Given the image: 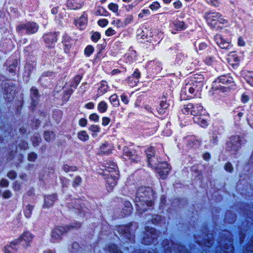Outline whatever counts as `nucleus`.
<instances>
[{"instance_id":"nucleus-1","label":"nucleus","mask_w":253,"mask_h":253,"mask_svg":"<svg viewBox=\"0 0 253 253\" xmlns=\"http://www.w3.org/2000/svg\"><path fill=\"white\" fill-rule=\"evenodd\" d=\"M153 197V192L150 187H141L138 189L134 202L140 213L146 211L148 207L152 206L151 199Z\"/></svg>"},{"instance_id":"nucleus-2","label":"nucleus","mask_w":253,"mask_h":253,"mask_svg":"<svg viewBox=\"0 0 253 253\" xmlns=\"http://www.w3.org/2000/svg\"><path fill=\"white\" fill-rule=\"evenodd\" d=\"M204 17L208 24L212 28L219 27L218 24L226 25L228 23L218 12H207L205 13Z\"/></svg>"},{"instance_id":"nucleus-3","label":"nucleus","mask_w":253,"mask_h":253,"mask_svg":"<svg viewBox=\"0 0 253 253\" xmlns=\"http://www.w3.org/2000/svg\"><path fill=\"white\" fill-rule=\"evenodd\" d=\"M234 85L235 84L232 78L226 76H222L214 82L212 87L215 90H221L222 92H224V88H232Z\"/></svg>"},{"instance_id":"nucleus-4","label":"nucleus","mask_w":253,"mask_h":253,"mask_svg":"<svg viewBox=\"0 0 253 253\" xmlns=\"http://www.w3.org/2000/svg\"><path fill=\"white\" fill-rule=\"evenodd\" d=\"M204 111L203 107L200 104H193L189 103L184 105L182 109L183 114H189L197 117L199 116H202Z\"/></svg>"},{"instance_id":"nucleus-5","label":"nucleus","mask_w":253,"mask_h":253,"mask_svg":"<svg viewBox=\"0 0 253 253\" xmlns=\"http://www.w3.org/2000/svg\"><path fill=\"white\" fill-rule=\"evenodd\" d=\"M39 29V26L33 22H28L26 23H21L16 27L17 32L22 34L24 32L29 35L36 33Z\"/></svg>"},{"instance_id":"nucleus-6","label":"nucleus","mask_w":253,"mask_h":253,"mask_svg":"<svg viewBox=\"0 0 253 253\" xmlns=\"http://www.w3.org/2000/svg\"><path fill=\"white\" fill-rule=\"evenodd\" d=\"M33 239V235L30 232L26 231L24 232L18 239L14 240L12 242H16V248L20 244L25 248H27L30 246Z\"/></svg>"},{"instance_id":"nucleus-7","label":"nucleus","mask_w":253,"mask_h":253,"mask_svg":"<svg viewBox=\"0 0 253 253\" xmlns=\"http://www.w3.org/2000/svg\"><path fill=\"white\" fill-rule=\"evenodd\" d=\"M69 230L68 226H59L54 228L51 234V238L53 240L60 239L61 235L67 232Z\"/></svg>"},{"instance_id":"nucleus-8","label":"nucleus","mask_w":253,"mask_h":253,"mask_svg":"<svg viewBox=\"0 0 253 253\" xmlns=\"http://www.w3.org/2000/svg\"><path fill=\"white\" fill-rule=\"evenodd\" d=\"M156 170L161 178L165 179L169 172L170 167L167 163H162Z\"/></svg>"},{"instance_id":"nucleus-9","label":"nucleus","mask_w":253,"mask_h":253,"mask_svg":"<svg viewBox=\"0 0 253 253\" xmlns=\"http://www.w3.org/2000/svg\"><path fill=\"white\" fill-rule=\"evenodd\" d=\"M155 233L156 230L154 228H148L144 237V243L146 245H149L153 243V240L155 238Z\"/></svg>"},{"instance_id":"nucleus-10","label":"nucleus","mask_w":253,"mask_h":253,"mask_svg":"<svg viewBox=\"0 0 253 253\" xmlns=\"http://www.w3.org/2000/svg\"><path fill=\"white\" fill-rule=\"evenodd\" d=\"M227 146L229 150H236L241 145L240 139L239 136H233L230 141L227 142Z\"/></svg>"},{"instance_id":"nucleus-11","label":"nucleus","mask_w":253,"mask_h":253,"mask_svg":"<svg viewBox=\"0 0 253 253\" xmlns=\"http://www.w3.org/2000/svg\"><path fill=\"white\" fill-rule=\"evenodd\" d=\"M105 170L109 172L110 174H113V176L115 177H117L119 175L118 167L113 162H107L105 166Z\"/></svg>"},{"instance_id":"nucleus-12","label":"nucleus","mask_w":253,"mask_h":253,"mask_svg":"<svg viewBox=\"0 0 253 253\" xmlns=\"http://www.w3.org/2000/svg\"><path fill=\"white\" fill-rule=\"evenodd\" d=\"M214 41L221 48L229 49L230 46V42L226 41L220 35H216L214 37Z\"/></svg>"},{"instance_id":"nucleus-13","label":"nucleus","mask_w":253,"mask_h":253,"mask_svg":"<svg viewBox=\"0 0 253 253\" xmlns=\"http://www.w3.org/2000/svg\"><path fill=\"white\" fill-rule=\"evenodd\" d=\"M44 38L46 43L49 47H53L57 41V35L55 33H50L44 35Z\"/></svg>"},{"instance_id":"nucleus-14","label":"nucleus","mask_w":253,"mask_h":253,"mask_svg":"<svg viewBox=\"0 0 253 253\" xmlns=\"http://www.w3.org/2000/svg\"><path fill=\"white\" fill-rule=\"evenodd\" d=\"M119 175L117 177L113 176V174H111L110 177L107 178L106 180L107 188L108 191H111L113 190L117 183V180L118 178Z\"/></svg>"},{"instance_id":"nucleus-15","label":"nucleus","mask_w":253,"mask_h":253,"mask_svg":"<svg viewBox=\"0 0 253 253\" xmlns=\"http://www.w3.org/2000/svg\"><path fill=\"white\" fill-rule=\"evenodd\" d=\"M56 199V196L55 194L46 196L44 198L43 207L45 209L50 208L53 205V204Z\"/></svg>"},{"instance_id":"nucleus-16","label":"nucleus","mask_w":253,"mask_h":253,"mask_svg":"<svg viewBox=\"0 0 253 253\" xmlns=\"http://www.w3.org/2000/svg\"><path fill=\"white\" fill-rule=\"evenodd\" d=\"M87 23V16L85 13L76 22V26L80 29H84Z\"/></svg>"},{"instance_id":"nucleus-17","label":"nucleus","mask_w":253,"mask_h":253,"mask_svg":"<svg viewBox=\"0 0 253 253\" xmlns=\"http://www.w3.org/2000/svg\"><path fill=\"white\" fill-rule=\"evenodd\" d=\"M147 163L149 166L156 169L158 168L160 164L162 163L160 162L157 156H155L151 157V158L147 159Z\"/></svg>"},{"instance_id":"nucleus-18","label":"nucleus","mask_w":253,"mask_h":253,"mask_svg":"<svg viewBox=\"0 0 253 253\" xmlns=\"http://www.w3.org/2000/svg\"><path fill=\"white\" fill-rule=\"evenodd\" d=\"M124 156H126L125 159H129L134 161H137L138 160V156L135 154V152L133 151H130L127 149L124 150Z\"/></svg>"},{"instance_id":"nucleus-19","label":"nucleus","mask_w":253,"mask_h":253,"mask_svg":"<svg viewBox=\"0 0 253 253\" xmlns=\"http://www.w3.org/2000/svg\"><path fill=\"white\" fill-rule=\"evenodd\" d=\"M108 90V85L105 82H102L98 90L97 95L101 96L106 93Z\"/></svg>"},{"instance_id":"nucleus-20","label":"nucleus","mask_w":253,"mask_h":253,"mask_svg":"<svg viewBox=\"0 0 253 253\" xmlns=\"http://www.w3.org/2000/svg\"><path fill=\"white\" fill-rule=\"evenodd\" d=\"M67 6L70 9L75 10L80 8L81 5L76 3L74 0H68L67 1Z\"/></svg>"},{"instance_id":"nucleus-21","label":"nucleus","mask_w":253,"mask_h":253,"mask_svg":"<svg viewBox=\"0 0 253 253\" xmlns=\"http://www.w3.org/2000/svg\"><path fill=\"white\" fill-rule=\"evenodd\" d=\"M38 93L37 89L35 87H32L31 89V98L32 103L33 105L37 103L38 100Z\"/></svg>"},{"instance_id":"nucleus-22","label":"nucleus","mask_w":253,"mask_h":253,"mask_svg":"<svg viewBox=\"0 0 253 253\" xmlns=\"http://www.w3.org/2000/svg\"><path fill=\"white\" fill-rule=\"evenodd\" d=\"M169 106V104L166 102L162 101L160 102L159 107L157 108V111L160 114H163L165 113Z\"/></svg>"},{"instance_id":"nucleus-23","label":"nucleus","mask_w":253,"mask_h":253,"mask_svg":"<svg viewBox=\"0 0 253 253\" xmlns=\"http://www.w3.org/2000/svg\"><path fill=\"white\" fill-rule=\"evenodd\" d=\"M107 109L108 105L104 101H100L97 105V109L101 113L105 112Z\"/></svg>"},{"instance_id":"nucleus-24","label":"nucleus","mask_w":253,"mask_h":253,"mask_svg":"<svg viewBox=\"0 0 253 253\" xmlns=\"http://www.w3.org/2000/svg\"><path fill=\"white\" fill-rule=\"evenodd\" d=\"M16 242H11L9 246H5L3 251L5 253H12V250H17V248L15 247Z\"/></svg>"},{"instance_id":"nucleus-25","label":"nucleus","mask_w":253,"mask_h":253,"mask_svg":"<svg viewBox=\"0 0 253 253\" xmlns=\"http://www.w3.org/2000/svg\"><path fill=\"white\" fill-rule=\"evenodd\" d=\"M119 231L121 232L122 234H125L126 238H129L130 237L129 235L130 233L129 227L127 226L121 227L119 229Z\"/></svg>"},{"instance_id":"nucleus-26","label":"nucleus","mask_w":253,"mask_h":253,"mask_svg":"<svg viewBox=\"0 0 253 253\" xmlns=\"http://www.w3.org/2000/svg\"><path fill=\"white\" fill-rule=\"evenodd\" d=\"M193 86L191 84H186L182 89V92H184L186 93L187 91H188L190 94H192L195 91Z\"/></svg>"},{"instance_id":"nucleus-27","label":"nucleus","mask_w":253,"mask_h":253,"mask_svg":"<svg viewBox=\"0 0 253 253\" xmlns=\"http://www.w3.org/2000/svg\"><path fill=\"white\" fill-rule=\"evenodd\" d=\"M78 137L80 140L83 141H86L89 139V135L87 134L86 131L84 130L79 132Z\"/></svg>"},{"instance_id":"nucleus-28","label":"nucleus","mask_w":253,"mask_h":253,"mask_svg":"<svg viewBox=\"0 0 253 253\" xmlns=\"http://www.w3.org/2000/svg\"><path fill=\"white\" fill-rule=\"evenodd\" d=\"M200 117H195L193 118V121L195 123L198 124L200 126L203 127H206L208 126V123L205 119H202V122H200Z\"/></svg>"},{"instance_id":"nucleus-29","label":"nucleus","mask_w":253,"mask_h":253,"mask_svg":"<svg viewBox=\"0 0 253 253\" xmlns=\"http://www.w3.org/2000/svg\"><path fill=\"white\" fill-rule=\"evenodd\" d=\"M109 100L110 103L114 106V107H118L119 105V101L118 99V96L116 94H114L112 95L110 98Z\"/></svg>"},{"instance_id":"nucleus-30","label":"nucleus","mask_w":253,"mask_h":253,"mask_svg":"<svg viewBox=\"0 0 253 253\" xmlns=\"http://www.w3.org/2000/svg\"><path fill=\"white\" fill-rule=\"evenodd\" d=\"M173 24L176 30H182L185 29V24L183 21H175Z\"/></svg>"},{"instance_id":"nucleus-31","label":"nucleus","mask_w":253,"mask_h":253,"mask_svg":"<svg viewBox=\"0 0 253 253\" xmlns=\"http://www.w3.org/2000/svg\"><path fill=\"white\" fill-rule=\"evenodd\" d=\"M33 209L34 207L32 205H28L26 207L24 211V214L26 217L29 218L31 216Z\"/></svg>"},{"instance_id":"nucleus-32","label":"nucleus","mask_w":253,"mask_h":253,"mask_svg":"<svg viewBox=\"0 0 253 253\" xmlns=\"http://www.w3.org/2000/svg\"><path fill=\"white\" fill-rule=\"evenodd\" d=\"M44 137L46 141H49L54 138L55 135L53 132L47 131L44 133Z\"/></svg>"},{"instance_id":"nucleus-33","label":"nucleus","mask_w":253,"mask_h":253,"mask_svg":"<svg viewBox=\"0 0 253 253\" xmlns=\"http://www.w3.org/2000/svg\"><path fill=\"white\" fill-rule=\"evenodd\" d=\"M222 251H223L224 253H233V247L231 242H230L229 244H227L225 246L223 247Z\"/></svg>"},{"instance_id":"nucleus-34","label":"nucleus","mask_w":253,"mask_h":253,"mask_svg":"<svg viewBox=\"0 0 253 253\" xmlns=\"http://www.w3.org/2000/svg\"><path fill=\"white\" fill-rule=\"evenodd\" d=\"M82 77L80 76H76L71 83V86L76 88L81 82Z\"/></svg>"},{"instance_id":"nucleus-35","label":"nucleus","mask_w":253,"mask_h":253,"mask_svg":"<svg viewBox=\"0 0 253 253\" xmlns=\"http://www.w3.org/2000/svg\"><path fill=\"white\" fill-rule=\"evenodd\" d=\"M146 153L147 155V160L156 156L155 155L154 149L152 147L148 148L146 151Z\"/></svg>"},{"instance_id":"nucleus-36","label":"nucleus","mask_w":253,"mask_h":253,"mask_svg":"<svg viewBox=\"0 0 253 253\" xmlns=\"http://www.w3.org/2000/svg\"><path fill=\"white\" fill-rule=\"evenodd\" d=\"M73 205H70L71 207H72L73 209H77L80 211V208H81V201L80 200H75L73 203H72Z\"/></svg>"},{"instance_id":"nucleus-37","label":"nucleus","mask_w":253,"mask_h":253,"mask_svg":"<svg viewBox=\"0 0 253 253\" xmlns=\"http://www.w3.org/2000/svg\"><path fill=\"white\" fill-rule=\"evenodd\" d=\"M108 250L111 253H122L121 251L118 250V248L114 244L109 246Z\"/></svg>"},{"instance_id":"nucleus-38","label":"nucleus","mask_w":253,"mask_h":253,"mask_svg":"<svg viewBox=\"0 0 253 253\" xmlns=\"http://www.w3.org/2000/svg\"><path fill=\"white\" fill-rule=\"evenodd\" d=\"M94 48L91 45H88L84 49V54L87 56H89L93 52Z\"/></svg>"},{"instance_id":"nucleus-39","label":"nucleus","mask_w":253,"mask_h":253,"mask_svg":"<svg viewBox=\"0 0 253 253\" xmlns=\"http://www.w3.org/2000/svg\"><path fill=\"white\" fill-rule=\"evenodd\" d=\"M118 5L116 3H111L108 5V8L114 12H117L118 10Z\"/></svg>"},{"instance_id":"nucleus-40","label":"nucleus","mask_w":253,"mask_h":253,"mask_svg":"<svg viewBox=\"0 0 253 253\" xmlns=\"http://www.w3.org/2000/svg\"><path fill=\"white\" fill-rule=\"evenodd\" d=\"M100 37L101 35L98 32H94L91 36V40L96 42L100 39Z\"/></svg>"},{"instance_id":"nucleus-41","label":"nucleus","mask_w":253,"mask_h":253,"mask_svg":"<svg viewBox=\"0 0 253 253\" xmlns=\"http://www.w3.org/2000/svg\"><path fill=\"white\" fill-rule=\"evenodd\" d=\"M63 169L65 172H68L69 171L76 170L77 168L76 167H70L67 165H65L63 166Z\"/></svg>"},{"instance_id":"nucleus-42","label":"nucleus","mask_w":253,"mask_h":253,"mask_svg":"<svg viewBox=\"0 0 253 253\" xmlns=\"http://www.w3.org/2000/svg\"><path fill=\"white\" fill-rule=\"evenodd\" d=\"M12 196V193L9 190H6L4 191L2 193V197L4 199H9L10 197H11Z\"/></svg>"},{"instance_id":"nucleus-43","label":"nucleus","mask_w":253,"mask_h":253,"mask_svg":"<svg viewBox=\"0 0 253 253\" xmlns=\"http://www.w3.org/2000/svg\"><path fill=\"white\" fill-rule=\"evenodd\" d=\"M89 129L93 132H99L100 131V128L97 125H91L90 126Z\"/></svg>"},{"instance_id":"nucleus-44","label":"nucleus","mask_w":253,"mask_h":253,"mask_svg":"<svg viewBox=\"0 0 253 253\" xmlns=\"http://www.w3.org/2000/svg\"><path fill=\"white\" fill-rule=\"evenodd\" d=\"M99 116L98 114H97L96 113H93V114H91L89 117V119L91 120V121H93L94 122H98V120H99Z\"/></svg>"},{"instance_id":"nucleus-45","label":"nucleus","mask_w":253,"mask_h":253,"mask_svg":"<svg viewBox=\"0 0 253 253\" xmlns=\"http://www.w3.org/2000/svg\"><path fill=\"white\" fill-rule=\"evenodd\" d=\"M160 7V4L158 2H153L149 6L150 8L153 10H156Z\"/></svg>"},{"instance_id":"nucleus-46","label":"nucleus","mask_w":253,"mask_h":253,"mask_svg":"<svg viewBox=\"0 0 253 253\" xmlns=\"http://www.w3.org/2000/svg\"><path fill=\"white\" fill-rule=\"evenodd\" d=\"M37 159V155L36 153L32 152L28 155V160L31 162H34Z\"/></svg>"},{"instance_id":"nucleus-47","label":"nucleus","mask_w":253,"mask_h":253,"mask_svg":"<svg viewBox=\"0 0 253 253\" xmlns=\"http://www.w3.org/2000/svg\"><path fill=\"white\" fill-rule=\"evenodd\" d=\"M108 24V21L106 19H100L98 21V24L102 27H104Z\"/></svg>"},{"instance_id":"nucleus-48","label":"nucleus","mask_w":253,"mask_h":253,"mask_svg":"<svg viewBox=\"0 0 253 253\" xmlns=\"http://www.w3.org/2000/svg\"><path fill=\"white\" fill-rule=\"evenodd\" d=\"M9 185V182L7 179H2L0 180V186L1 187H7Z\"/></svg>"},{"instance_id":"nucleus-49","label":"nucleus","mask_w":253,"mask_h":253,"mask_svg":"<svg viewBox=\"0 0 253 253\" xmlns=\"http://www.w3.org/2000/svg\"><path fill=\"white\" fill-rule=\"evenodd\" d=\"M111 120L110 118L104 117L102 119V125L103 126H107L110 122Z\"/></svg>"},{"instance_id":"nucleus-50","label":"nucleus","mask_w":253,"mask_h":253,"mask_svg":"<svg viewBox=\"0 0 253 253\" xmlns=\"http://www.w3.org/2000/svg\"><path fill=\"white\" fill-rule=\"evenodd\" d=\"M207 2L211 5L218 6L219 4L218 0H206Z\"/></svg>"},{"instance_id":"nucleus-51","label":"nucleus","mask_w":253,"mask_h":253,"mask_svg":"<svg viewBox=\"0 0 253 253\" xmlns=\"http://www.w3.org/2000/svg\"><path fill=\"white\" fill-rule=\"evenodd\" d=\"M150 14V11L148 9H143L141 11V12L138 14L139 18H143L145 15H148Z\"/></svg>"},{"instance_id":"nucleus-52","label":"nucleus","mask_w":253,"mask_h":253,"mask_svg":"<svg viewBox=\"0 0 253 253\" xmlns=\"http://www.w3.org/2000/svg\"><path fill=\"white\" fill-rule=\"evenodd\" d=\"M12 188L15 191H18L20 189V184L17 181H15L13 183Z\"/></svg>"},{"instance_id":"nucleus-53","label":"nucleus","mask_w":253,"mask_h":253,"mask_svg":"<svg viewBox=\"0 0 253 253\" xmlns=\"http://www.w3.org/2000/svg\"><path fill=\"white\" fill-rule=\"evenodd\" d=\"M115 34V31L114 30L112 29L111 28H108L105 32V34L107 36H111Z\"/></svg>"},{"instance_id":"nucleus-54","label":"nucleus","mask_w":253,"mask_h":253,"mask_svg":"<svg viewBox=\"0 0 253 253\" xmlns=\"http://www.w3.org/2000/svg\"><path fill=\"white\" fill-rule=\"evenodd\" d=\"M16 173L14 171H10L8 172L7 176L8 178L13 179L16 177Z\"/></svg>"},{"instance_id":"nucleus-55","label":"nucleus","mask_w":253,"mask_h":253,"mask_svg":"<svg viewBox=\"0 0 253 253\" xmlns=\"http://www.w3.org/2000/svg\"><path fill=\"white\" fill-rule=\"evenodd\" d=\"M81 181L82 179L80 176L76 177L73 181V186H75L78 185L81 183Z\"/></svg>"},{"instance_id":"nucleus-56","label":"nucleus","mask_w":253,"mask_h":253,"mask_svg":"<svg viewBox=\"0 0 253 253\" xmlns=\"http://www.w3.org/2000/svg\"><path fill=\"white\" fill-rule=\"evenodd\" d=\"M79 124L80 126H85L87 124V120L85 119L82 118L80 120Z\"/></svg>"},{"instance_id":"nucleus-57","label":"nucleus","mask_w":253,"mask_h":253,"mask_svg":"<svg viewBox=\"0 0 253 253\" xmlns=\"http://www.w3.org/2000/svg\"><path fill=\"white\" fill-rule=\"evenodd\" d=\"M249 99H250V98L248 95L245 94H243L242 95L241 100L243 103H245L248 102L249 101Z\"/></svg>"},{"instance_id":"nucleus-58","label":"nucleus","mask_w":253,"mask_h":253,"mask_svg":"<svg viewBox=\"0 0 253 253\" xmlns=\"http://www.w3.org/2000/svg\"><path fill=\"white\" fill-rule=\"evenodd\" d=\"M248 83L253 86V72L251 73V75L247 79Z\"/></svg>"},{"instance_id":"nucleus-59","label":"nucleus","mask_w":253,"mask_h":253,"mask_svg":"<svg viewBox=\"0 0 253 253\" xmlns=\"http://www.w3.org/2000/svg\"><path fill=\"white\" fill-rule=\"evenodd\" d=\"M86 83H84L83 84H82V85L80 87V88H79V91L82 93H84L86 90Z\"/></svg>"},{"instance_id":"nucleus-60","label":"nucleus","mask_w":253,"mask_h":253,"mask_svg":"<svg viewBox=\"0 0 253 253\" xmlns=\"http://www.w3.org/2000/svg\"><path fill=\"white\" fill-rule=\"evenodd\" d=\"M133 77L139 79L140 77V73L137 69H136L132 74Z\"/></svg>"},{"instance_id":"nucleus-61","label":"nucleus","mask_w":253,"mask_h":253,"mask_svg":"<svg viewBox=\"0 0 253 253\" xmlns=\"http://www.w3.org/2000/svg\"><path fill=\"white\" fill-rule=\"evenodd\" d=\"M225 169L229 172H231L233 170V167L230 163H227L225 166Z\"/></svg>"},{"instance_id":"nucleus-62","label":"nucleus","mask_w":253,"mask_h":253,"mask_svg":"<svg viewBox=\"0 0 253 253\" xmlns=\"http://www.w3.org/2000/svg\"><path fill=\"white\" fill-rule=\"evenodd\" d=\"M41 138L38 136H36L34 138V140H33V144L34 146H36L38 145L39 142L41 140Z\"/></svg>"},{"instance_id":"nucleus-63","label":"nucleus","mask_w":253,"mask_h":253,"mask_svg":"<svg viewBox=\"0 0 253 253\" xmlns=\"http://www.w3.org/2000/svg\"><path fill=\"white\" fill-rule=\"evenodd\" d=\"M121 100L122 102H123L125 104H127L129 102V100L128 99L126 96L125 95H122L121 96Z\"/></svg>"},{"instance_id":"nucleus-64","label":"nucleus","mask_w":253,"mask_h":253,"mask_svg":"<svg viewBox=\"0 0 253 253\" xmlns=\"http://www.w3.org/2000/svg\"><path fill=\"white\" fill-rule=\"evenodd\" d=\"M85 107L88 109H93L94 107V104L92 102H89L85 105Z\"/></svg>"}]
</instances>
